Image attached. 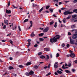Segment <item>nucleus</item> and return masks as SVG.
I'll use <instances>...</instances> for the list:
<instances>
[{"label":"nucleus","instance_id":"f257e3e1","mask_svg":"<svg viewBox=\"0 0 77 77\" xmlns=\"http://www.w3.org/2000/svg\"><path fill=\"white\" fill-rule=\"evenodd\" d=\"M60 38V36L58 35H57L53 38H51L50 39V42H51V43H53L54 42H56L57 41V39H59Z\"/></svg>","mask_w":77,"mask_h":77},{"label":"nucleus","instance_id":"f03ea898","mask_svg":"<svg viewBox=\"0 0 77 77\" xmlns=\"http://www.w3.org/2000/svg\"><path fill=\"white\" fill-rule=\"evenodd\" d=\"M73 13V12L72 11H66L63 13L64 15H69L70 14H71Z\"/></svg>","mask_w":77,"mask_h":77},{"label":"nucleus","instance_id":"7ed1b4c3","mask_svg":"<svg viewBox=\"0 0 77 77\" xmlns=\"http://www.w3.org/2000/svg\"><path fill=\"white\" fill-rule=\"evenodd\" d=\"M33 73H34V72H33V71H31L29 73L28 72H26V75H32L33 74Z\"/></svg>","mask_w":77,"mask_h":77},{"label":"nucleus","instance_id":"20e7f679","mask_svg":"<svg viewBox=\"0 0 77 77\" xmlns=\"http://www.w3.org/2000/svg\"><path fill=\"white\" fill-rule=\"evenodd\" d=\"M69 38L70 40V44H74V40L73 39H72L71 37H70Z\"/></svg>","mask_w":77,"mask_h":77},{"label":"nucleus","instance_id":"39448f33","mask_svg":"<svg viewBox=\"0 0 77 77\" xmlns=\"http://www.w3.org/2000/svg\"><path fill=\"white\" fill-rule=\"evenodd\" d=\"M72 38L74 39H76V38H77V33H75L73 35Z\"/></svg>","mask_w":77,"mask_h":77},{"label":"nucleus","instance_id":"423d86ee","mask_svg":"<svg viewBox=\"0 0 77 77\" xmlns=\"http://www.w3.org/2000/svg\"><path fill=\"white\" fill-rule=\"evenodd\" d=\"M54 66L55 68H57V67H58V62H55L54 63Z\"/></svg>","mask_w":77,"mask_h":77},{"label":"nucleus","instance_id":"0eeeda50","mask_svg":"<svg viewBox=\"0 0 77 77\" xmlns=\"http://www.w3.org/2000/svg\"><path fill=\"white\" fill-rule=\"evenodd\" d=\"M75 54H74V53H71V54H70V57H72L73 58L74 57H75Z\"/></svg>","mask_w":77,"mask_h":77},{"label":"nucleus","instance_id":"6e6552de","mask_svg":"<svg viewBox=\"0 0 77 77\" xmlns=\"http://www.w3.org/2000/svg\"><path fill=\"white\" fill-rule=\"evenodd\" d=\"M44 50L45 51H49L50 50V48H45L44 49Z\"/></svg>","mask_w":77,"mask_h":77},{"label":"nucleus","instance_id":"1a4fd4ad","mask_svg":"<svg viewBox=\"0 0 77 77\" xmlns=\"http://www.w3.org/2000/svg\"><path fill=\"white\" fill-rule=\"evenodd\" d=\"M48 27H47L44 29L43 30V32H48Z\"/></svg>","mask_w":77,"mask_h":77},{"label":"nucleus","instance_id":"9d476101","mask_svg":"<svg viewBox=\"0 0 77 77\" xmlns=\"http://www.w3.org/2000/svg\"><path fill=\"white\" fill-rule=\"evenodd\" d=\"M6 13L8 14L11 13V10H8L6 9Z\"/></svg>","mask_w":77,"mask_h":77},{"label":"nucleus","instance_id":"9b49d317","mask_svg":"<svg viewBox=\"0 0 77 77\" xmlns=\"http://www.w3.org/2000/svg\"><path fill=\"white\" fill-rule=\"evenodd\" d=\"M4 23L5 24L7 25H8V24H9L8 23V21L7 20H4Z\"/></svg>","mask_w":77,"mask_h":77},{"label":"nucleus","instance_id":"f8f14e48","mask_svg":"<svg viewBox=\"0 0 77 77\" xmlns=\"http://www.w3.org/2000/svg\"><path fill=\"white\" fill-rule=\"evenodd\" d=\"M76 27H75V26L74 25H72L71 26V29H75Z\"/></svg>","mask_w":77,"mask_h":77},{"label":"nucleus","instance_id":"ddd939ff","mask_svg":"<svg viewBox=\"0 0 77 77\" xmlns=\"http://www.w3.org/2000/svg\"><path fill=\"white\" fill-rule=\"evenodd\" d=\"M31 64H32L31 63L28 62L26 64V65L28 66V65H31Z\"/></svg>","mask_w":77,"mask_h":77},{"label":"nucleus","instance_id":"4468645a","mask_svg":"<svg viewBox=\"0 0 77 77\" xmlns=\"http://www.w3.org/2000/svg\"><path fill=\"white\" fill-rule=\"evenodd\" d=\"M40 57L41 59H44V58H45V56H43V55H41L40 56Z\"/></svg>","mask_w":77,"mask_h":77},{"label":"nucleus","instance_id":"2eb2a0df","mask_svg":"<svg viewBox=\"0 0 77 77\" xmlns=\"http://www.w3.org/2000/svg\"><path fill=\"white\" fill-rule=\"evenodd\" d=\"M33 68H35V69H38V66L37 65L34 66H33Z\"/></svg>","mask_w":77,"mask_h":77},{"label":"nucleus","instance_id":"dca6fc26","mask_svg":"<svg viewBox=\"0 0 77 77\" xmlns=\"http://www.w3.org/2000/svg\"><path fill=\"white\" fill-rule=\"evenodd\" d=\"M35 36V34H34V32H33L31 35V37H33V36Z\"/></svg>","mask_w":77,"mask_h":77},{"label":"nucleus","instance_id":"f3484780","mask_svg":"<svg viewBox=\"0 0 77 77\" xmlns=\"http://www.w3.org/2000/svg\"><path fill=\"white\" fill-rule=\"evenodd\" d=\"M43 9H44V8L42 7L38 11V12L40 13V12H41V11H42Z\"/></svg>","mask_w":77,"mask_h":77},{"label":"nucleus","instance_id":"a211bd4d","mask_svg":"<svg viewBox=\"0 0 77 77\" xmlns=\"http://www.w3.org/2000/svg\"><path fill=\"white\" fill-rule=\"evenodd\" d=\"M65 71L66 72V73H70L71 72H70V71L68 70H65Z\"/></svg>","mask_w":77,"mask_h":77},{"label":"nucleus","instance_id":"6ab92c4d","mask_svg":"<svg viewBox=\"0 0 77 77\" xmlns=\"http://www.w3.org/2000/svg\"><path fill=\"white\" fill-rule=\"evenodd\" d=\"M8 68L9 69H14V67L12 66H10L8 67Z\"/></svg>","mask_w":77,"mask_h":77},{"label":"nucleus","instance_id":"aec40b11","mask_svg":"<svg viewBox=\"0 0 77 77\" xmlns=\"http://www.w3.org/2000/svg\"><path fill=\"white\" fill-rule=\"evenodd\" d=\"M39 39L40 41H41V42L43 41L44 40V39H43L42 38H39Z\"/></svg>","mask_w":77,"mask_h":77},{"label":"nucleus","instance_id":"412c9836","mask_svg":"<svg viewBox=\"0 0 77 77\" xmlns=\"http://www.w3.org/2000/svg\"><path fill=\"white\" fill-rule=\"evenodd\" d=\"M43 35H44V34L43 33H42L38 34V36H43Z\"/></svg>","mask_w":77,"mask_h":77},{"label":"nucleus","instance_id":"4be33fe9","mask_svg":"<svg viewBox=\"0 0 77 77\" xmlns=\"http://www.w3.org/2000/svg\"><path fill=\"white\" fill-rule=\"evenodd\" d=\"M73 12H76L75 13L77 14V9L73 10Z\"/></svg>","mask_w":77,"mask_h":77},{"label":"nucleus","instance_id":"5701e85b","mask_svg":"<svg viewBox=\"0 0 77 77\" xmlns=\"http://www.w3.org/2000/svg\"><path fill=\"white\" fill-rule=\"evenodd\" d=\"M29 21V19H25L23 21L24 23H26V22H27Z\"/></svg>","mask_w":77,"mask_h":77},{"label":"nucleus","instance_id":"b1692460","mask_svg":"<svg viewBox=\"0 0 77 77\" xmlns=\"http://www.w3.org/2000/svg\"><path fill=\"white\" fill-rule=\"evenodd\" d=\"M47 57L45 58V60H47V59H49V56L48 55H46Z\"/></svg>","mask_w":77,"mask_h":77},{"label":"nucleus","instance_id":"393cba45","mask_svg":"<svg viewBox=\"0 0 77 77\" xmlns=\"http://www.w3.org/2000/svg\"><path fill=\"white\" fill-rule=\"evenodd\" d=\"M77 17V15L76 14H74L72 16V18H75Z\"/></svg>","mask_w":77,"mask_h":77},{"label":"nucleus","instance_id":"a878e982","mask_svg":"<svg viewBox=\"0 0 77 77\" xmlns=\"http://www.w3.org/2000/svg\"><path fill=\"white\" fill-rule=\"evenodd\" d=\"M57 72H58L59 74H62V72L59 71V70H57Z\"/></svg>","mask_w":77,"mask_h":77},{"label":"nucleus","instance_id":"bb28decb","mask_svg":"<svg viewBox=\"0 0 77 77\" xmlns=\"http://www.w3.org/2000/svg\"><path fill=\"white\" fill-rule=\"evenodd\" d=\"M71 15H69L68 17L66 18V19L67 20H68V19H69V18H71Z\"/></svg>","mask_w":77,"mask_h":77},{"label":"nucleus","instance_id":"cd10ccee","mask_svg":"<svg viewBox=\"0 0 77 77\" xmlns=\"http://www.w3.org/2000/svg\"><path fill=\"white\" fill-rule=\"evenodd\" d=\"M19 67L20 68H23L24 67V66H23L22 65H19Z\"/></svg>","mask_w":77,"mask_h":77},{"label":"nucleus","instance_id":"c85d7f7f","mask_svg":"<svg viewBox=\"0 0 77 77\" xmlns=\"http://www.w3.org/2000/svg\"><path fill=\"white\" fill-rule=\"evenodd\" d=\"M54 27H55V28H56V27H57V22H56L55 23Z\"/></svg>","mask_w":77,"mask_h":77},{"label":"nucleus","instance_id":"c756f323","mask_svg":"<svg viewBox=\"0 0 77 77\" xmlns=\"http://www.w3.org/2000/svg\"><path fill=\"white\" fill-rule=\"evenodd\" d=\"M51 74V73L49 72L48 74L46 75V76H48V75H50V74Z\"/></svg>","mask_w":77,"mask_h":77},{"label":"nucleus","instance_id":"7c9ffc66","mask_svg":"<svg viewBox=\"0 0 77 77\" xmlns=\"http://www.w3.org/2000/svg\"><path fill=\"white\" fill-rule=\"evenodd\" d=\"M50 5H48L46 7V9H48V8H50Z\"/></svg>","mask_w":77,"mask_h":77},{"label":"nucleus","instance_id":"2f4dec72","mask_svg":"<svg viewBox=\"0 0 77 77\" xmlns=\"http://www.w3.org/2000/svg\"><path fill=\"white\" fill-rule=\"evenodd\" d=\"M63 21L64 23H65V22H66V19H64L63 20Z\"/></svg>","mask_w":77,"mask_h":77},{"label":"nucleus","instance_id":"473e14b6","mask_svg":"<svg viewBox=\"0 0 77 77\" xmlns=\"http://www.w3.org/2000/svg\"><path fill=\"white\" fill-rule=\"evenodd\" d=\"M42 54V52H40L38 53V56H39V55H41Z\"/></svg>","mask_w":77,"mask_h":77},{"label":"nucleus","instance_id":"72a5a7b5","mask_svg":"<svg viewBox=\"0 0 77 77\" xmlns=\"http://www.w3.org/2000/svg\"><path fill=\"white\" fill-rule=\"evenodd\" d=\"M49 11H51V12H53V9H51V8H50L49 9Z\"/></svg>","mask_w":77,"mask_h":77},{"label":"nucleus","instance_id":"f704fd0d","mask_svg":"<svg viewBox=\"0 0 77 77\" xmlns=\"http://www.w3.org/2000/svg\"><path fill=\"white\" fill-rule=\"evenodd\" d=\"M9 42L11 44H12V43H13V42L11 40H10L9 41Z\"/></svg>","mask_w":77,"mask_h":77},{"label":"nucleus","instance_id":"c9c22d12","mask_svg":"<svg viewBox=\"0 0 77 77\" xmlns=\"http://www.w3.org/2000/svg\"><path fill=\"white\" fill-rule=\"evenodd\" d=\"M18 28L19 29V30L20 31H21V28H20V26H18Z\"/></svg>","mask_w":77,"mask_h":77},{"label":"nucleus","instance_id":"e433bc0d","mask_svg":"<svg viewBox=\"0 0 77 77\" xmlns=\"http://www.w3.org/2000/svg\"><path fill=\"white\" fill-rule=\"evenodd\" d=\"M53 23H54V22L53 21L50 22V25H52V24H53Z\"/></svg>","mask_w":77,"mask_h":77},{"label":"nucleus","instance_id":"4c0bfd02","mask_svg":"<svg viewBox=\"0 0 77 77\" xmlns=\"http://www.w3.org/2000/svg\"><path fill=\"white\" fill-rule=\"evenodd\" d=\"M56 57H59V53H57L56 54Z\"/></svg>","mask_w":77,"mask_h":77},{"label":"nucleus","instance_id":"58836bf2","mask_svg":"<svg viewBox=\"0 0 77 77\" xmlns=\"http://www.w3.org/2000/svg\"><path fill=\"white\" fill-rule=\"evenodd\" d=\"M72 72H75V70L74 69H72Z\"/></svg>","mask_w":77,"mask_h":77},{"label":"nucleus","instance_id":"ea45409f","mask_svg":"<svg viewBox=\"0 0 77 77\" xmlns=\"http://www.w3.org/2000/svg\"><path fill=\"white\" fill-rule=\"evenodd\" d=\"M62 68H63V69H65V65H63Z\"/></svg>","mask_w":77,"mask_h":77},{"label":"nucleus","instance_id":"a19ab883","mask_svg":"<svg viewBox=\"0 0 77 77\" xmlns=\"http://www.w3.org/2000/svg\"><path fill=\"white\" fill-rule=\"evenodd\" d=\"M30 43L29 42L28 43V45H27V47H29V46H30Z\"/></svg>","mask_w":77,"mask_h":77},{"label":"nucleus","instance_id":"79ce46f5","mask_svg":"<svg viewBox=\"0 0 77 77\" xmlns=\"http://www.w3.org/2000/svg\"><path fill=\"white\" fill-rule=\"evenodd\" d=\"M74 31H75H75H76V29H72L71 30V31L72 32H74Z\"/></svg>","mask_w":77,"mask_h":77},{"label":"nucleus","instance_id":"37998d69","mask_svg":"<svg viewBox=\"0 0 77 77\" xmlns=\"http://www.w3.org/2000/svg\"><path fill=\"white\" fill-rule=\"evenodd\" d=\"M68 66H69V67H70L71 66V64L69 63L68 65Z\"/></svg>","mask_w":77,"mask_h":77},{"label":"nucleus","instance_id":"c03bdc74","mask_svg":"<svg viewBox=\"0 0 77 77\" xmlns=\"http://www.w3.org/2000/svg\"><path fill=\"white\" fill-rule=\"evenodd\" d=\"M62 47H65V44L63 43L62 45Z\"/></svg>","mask_w":77,"mask_h":77},{"label":"nucleus","instance_id":"a18cd8bd","mask_svg":"<svg viewBox=\"0 0 77 77\" xmlns=\"http://www.w3.org/2000/svg\"><path fill=\"white\" fill-rule=\"evenodd\" d=\"M6 25H4V26L3 27V29H6Z\"/></svg>","mask_w":77,"mask_h":77},{"label":"nucleus","instance_id":"49530a36","mask_svg":"<svg viewBox=\"0 0 77 77\" xmlns=\"http://www.w3.org/2000/svg\"><path fill=\"white\" fill-rule=\"evenodd\" d=\"M51 64H49L48 65V68H49V69L50 68V65H51Z\"/></svg>","mask_w":77,"mask_h":77},{"label":"nucleus","instance_id":"de8ad7c7","mask_svg":"<svg viewBox=\"0 0 77 77\" xmlns=\"http://www.w3.org/2000/svg\"><path fill=\"white\" fill-rule=\"evenodd\" d=\"M11 3V2H10V1H9L8 3V6H9L10 5V4Z\"/></svg>","mask_w":77,"mask_h":77},{"label":"nucleus","instance_id":"09e8293b","mask_svg":"<svg viewBox=\"0 0 77 77\" xmlns=\"http://www.w3.org/2000/svg\"><path fill=\"white\" fill-rule=\"evenodd\" d=\"M34 47H38V45L37 44L35 45Z\"/></svg>","mask_w":77,"mask_h":77},{"label":"nucleus","instance_id":"8fccbe9b","mask_svg":"<svg viewBox=\"0 0 77 77\" xmlns=\"http://www.w3.org/2000/svg\"><path fill=\"white\" fill-rule=\"evenodd\" d=\"M12 74L14 76H16L17 75V74L13 73Z\"/></svg>","mask_w":77,"mask_h":77},{"label":"nucleus","instance_id":"3c124183","mask_svg":"<svg viewBox=\"0 0 77 77\" xmlns=\"http://www.w3.org/2000/svg\"><path fill=\"white\" fill-rule=\"evenodd\" d=\"M58 1H59V0H54L55 2H57V3H59V2H58Z\"/></svg>","mask_w":77,"mask_h":77},{"label":"nucleus","instance_id":"603ef678","mask_svg":"<svg viewBox=\"0 0 77 77\" xmlns=\"http://www.w3.org/2000/svg\"><path fill=\"white\" fill-rule=\"evenodd\" d=\"M69 44H68L67 45H66V47L68 48V47H69Z\"/></svg>","mask_w":77,"mask_h":77},{"label":"nucleus","instance_id":"864d4df0","mask_svg":"<svg viewBox=\"0 0 77 77\" xmlns=\"http://www.w3.org/2000/svg\"><path fill=\"white\" fill-rule=\"evenodd\" d=\"M68 35H71V33L70 32H69L68 33Z\"/></svg>","mask_w":77,"mask_h":77},{"label":"nucleus","instance_id":"5fc2aeb1","mask_svg":"<svg viewBox=\"0 0 77 77\" xmlns=\"http://www.w3.org/2000/svg\"><path fill=\"white\" fill-rule=\"evenodd\" d=\"M73 3H76V1L75 0H74L72 1Z\"/></svg>","mask_w":77,"mask_h":77},{"label":"nucleus","instance_id":"6e6d98bb","mask_svg":"<svg viewBox=\"0 0 77 77\" xmlns=\"http://www.w3.org/2000/svg\"><path fill=\"white\" fill-rule=\"evenodd\" d=\"M66 56H67V57H69V56H70V55L69 54H68L66 55Z\"/></svg>","mask_w":77,"mask_h":77},{"label":"nucleus","instance_id":"4d7b16f0","mask_svg":"<svg viewBox=\"0 0 77 77\" xmlns=\"http://www.w3.org/2000/svg\"><path fill=\"white\" fill-rule=\"evenodd\" d=\"M30 23L31 24H33V23L32 22V21H30Z\"/></svg>","mask_w":77,"mask_h":77},{"label":"nucleus","instance_id":"13d9d810","mask_svg":"<svg viewBox=\"0 0 77 77\" xmlns=\"http://www.w3.org/2000/svg\"><path fill=\"white\" fill-rule=\"evenodd\" d=\"M2 42H6V40H2Z\"/></svg>","mask_w":77,"mask_h":77},{"label":"nucleus","instance_id":"bf43d9fd","mask_svg":"<svg viewBox=\"0 0 77 77\" xmlns=\"http://www.w3.org/2000/svg\"><path fill=\"white\" fill-rule=\"evenodd\" d=\"M47 68H48V66H45L44 67V68L45 69H47Z\"/></svg>","mask_w":77,"mask_h":77},{"label":"nucleus","instance_id":"052dcab7","mask_svg":"<svg viewBox=\"0 0 77 77\" xmlns=\"http://www.w3.org/2000/svg\"><path fill=\"white\" fill-rule=\"evenodd\" d=\"M55 75H58V74L56 72H55Z\"/></svg>","mask_w":77,"mask_h":77},{"label":"nucleus","instance_id":"680f3d73","mask_svg":"<svg viewBox=\"0 0 77 77\" xmlns=\"http://www.w3.org/2000/svg\"><path fill=\"white\" fill-rule=\"evenodd\" d=\"M58 21L60 23H62V21H60V20H58Z\"/></svg>","mask_w":77,"mask_h":77},{"label":"nucleus","instance_id":"e2e57ef3","mask_svg":"<svg viewBox=\"0 0 77 77\" xmlns=\"http://www.w3.org/2000/svg\"><path fill=\"white\" fill-rule=\"evenodd\" d=\"M28 42H30V41H31V40L30 39H28L27 40Z\"/></svg>","mask_w":77,"mask_h":77},{"label":"nucleus","instance_id":"0e129e2a","mask_svg":"<svg viewBox=\"0 0 77 77\" xmlns=\"http://www.w3.org/2000/svg\"><path fill=\"white\" fill-rule=\"evenodd\" d=\"M11 35V33H10L8 35H7L8 36H10Z\"/></svg>","mask_w":77,"mask_h":77},{"label":"nucleus","instance_id":"69168bd1","mask_svg":"<svg viewBox=\"0 0 77 77\" xmlns=\"http://www.w3.org/2000/svg\"><path fill=\"white\" fill-rule=\"evenodd\" d=\"M53 17H57V16H56L55 14H54L53 15Z\"/></svg>","mask_w":77,"mask_h":77},{"label":"nucleus","instance_id":"338daca9","mask_svg":"<svg viewBox=\"0 0 77 77\" xmlns=\"http://www.w3.org/2000/svg\"><path fill=\"white\" fill-rule=\"evenodd\" d=\"M61 10H64L65 9V8H61Z\"/></svg>","mask_w":77,"mask_h":77},{"label":"nucleus","instance_id":"774afa93","mask_svg":"<svg viewBox=\"0 0 77 77\" xmlns=\"http://www.w3.org/2000/svg\"><path fill=\"white\" fill-rule=\"evenodd\" d=\"M75 63H77V60L75 61Z\"/></svg>","mask_w":77,"mask_h":77}]
</instances>
